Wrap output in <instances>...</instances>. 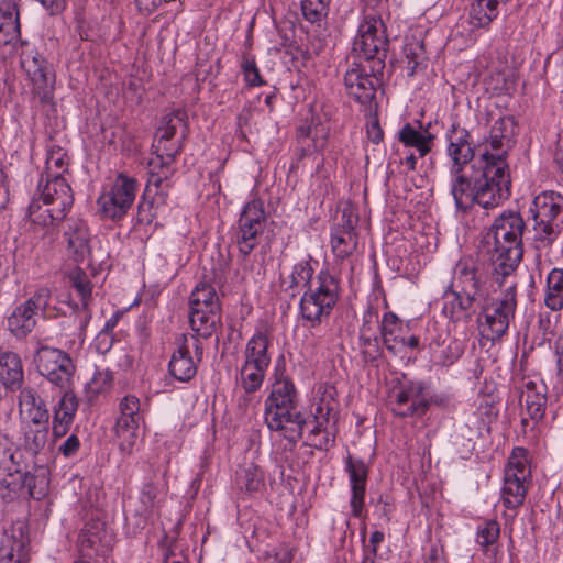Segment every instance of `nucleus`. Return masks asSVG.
<instances>
[{
  "label": "nucleus",
  "instance_id": "f257e3e1",
  "mask_svg": "<svg viewBox=\"0 0 563 563\" xmlns=\"http://www.w3.org/2000/svg\"><path fill=\"white\" fill-rule=\"evenodd\" d=\"M446 139V153L451 159V195L456 209L462 213H466L474 205L486 209L487 175L482 167L481 155L475 158L470 132L452 124Z\"/></svg>",
  "mask_w": 563,
  "mask_h": 563
},
{
  "label": "nucleus",
  "instance_id": "f03ea898",
  "mask_svg": "<svg viewBox=\"0 0 563 563\" xmlns=\"http://www.w3.org/2000/svg\"><path fill=\"white\" fill-rule=\"evenodd\" d=\"M525 229L520 213L507 210L495 219L485 236L487 252L492 253L493 274L500 285L511 276L522 258Z\"/></svg>",
  "mask_w": 563,
  "mask_h": 563
},
{
  "label": "nucleus",
  "instance_id": "7ed1b4c3",
  "mask_svg": "<svg viewBox=\"0 0 563 563\" xmlns=\"http://www.w3.org/2000/svg\"><path fill=\"white\" fill-rule=\"evenodd\" d=\"M486 292V277L472 258H461L454 267L452 280L443 294L442 312L453 321L471 314L474 305Z\"/></svg>",
  "mask_w": 563,
  "mask_h": 563
},
{
  "label": "nucleus",
  "instance_id": "20e7f679",
  "mask_svg": "<svg viewBox=\"0 0 563 563\" xmlns=\"http://www.w3.org/2000/svg\"><path fill=\"white\" fill-rule=\"evenodd\" d=\"M265 423L290 442H297L303 432L306 419L297 409V393L288 377L276 378L265 400Z\"/></svg>",
  "mask_w": 563,
  "mask_h": 563
},
{
  "label": "nucleus",
  "instance_id": "39448f33",
  "mask_svg": "<svg viewBox=\"0 0 563 563\" xmlns=\"http://www.w3.org/2000/svg\"><path fill=\"white\" fill-rule=\"evenodd\" d=\"M512 141L495 137L490 132L481 153L482 167L487 175L488 187L485 189L486 209H494L511 195V177L507 155Z\"/></svg>",
  "mask_w": 563,
  "mask_h": 563
},
{
  "label": "nucleus",
  "instance_id": "423d86ee",
  "mask_svg": "<svg viewBox=\"0 0 563 563\" xmlns=\"http://www.w3.org/2000/svg\"><path fill=\"white\" fill-rule=\"evenodd\" d=\"M339 282L328 269H321L316 277V286L306 289L299 302L301 318L311 328L328 319L339 300Z\"/></svg>",
  "mask_w": 563,
  "mask_h": 563
},
{
  "label": "nucleus",
  "instance_id": "0eeeda50",
  "mask_svg": "<svg viewBox=\"0 0 563 563\" xmlns=\"http://www.w3.org/2000/svg\"><path fill=\"white\" fill-rule=\"evenodd\" d=\"M384 68L385 64L376 59L371 64L352 62L345 71L344 85L347 95L362 104L368 113L376 110L375 97Z\"/></svg>",
  "mask_w": 563,
  "mask_h": 563
},
{
  "label": "nucleus",
  "instance_id": "6e6552de",
  "mask_svg": "<svg viewBox=\"0 0 563 563\" xmlns=\"http://www.w3.org/2000/svg\"><path fill=\"white\" fill-rule=\"evenodd\" d=\"M563 211V195L547 190L534 197L530 213L533 219V240L538 249L553 244L560 234V225L555 222Z\"/></svg>",
  "mask_w": 563,
  "mask_h": 563
},
{
  "label": "nucleus",
  "instance_id": "1a4fd4ad",
  "mask_svg": "<svg viewBox=\"0 0 563 563\" xmlns=\"http://www.w3.org/2000/svg\"><path fill=\"white\" fill-rule=\"evenodd\" d=\"M517 307L516 284L510 283L500 298L485 301L482 305L479 316L482 334L488 340L495 341L501 338L508 330L510 320L515 317Z\"/></svg>",
  "mask_w": 563,
  "mask_h": 563
},
{
  "label": "nucleus",
  "instance_id": "9d476101",
  "mask_svg": "<svg viewBox=\"0 0 563 563\" xmlns=\"http://www.w3.org/2000/svg\"><path fill=\"white\" fill-rule=\"evenodd\" d=\"M528 452L523 448H515L505 467L501 501L508 509H517L526 499L530 466Z\"/></svg>",
  "mask_w": 563,
  "mask_h": 563
},
{
  "label": "nucleus",
  "instance_id": "9b49d317",
  "mask_svg": "<svg viewBox=\"0 0 563 563\" xmlns=\"http://www.w3.org/2000/svg\"><path fill=\"white\" fill-rule=\"evenodd\" d=\"M34 363L38 374L51 384L60 390L70 388L76 366L68 353L42 345L35 352Z\"/></svg>",
  "mask_w": 563,
  "mask_h": 563
},
{
  "label": "nucleus",
  "instance_id": "f8f14e48",
  "mask_svg": "<svg viewBox=\"0 0 563 563\" xmlns=\"http://www.w3.org/2000/svg\"><path fill=\"white\" fill-rule=\"evenodd\" d=\"M387 48L388 38L383 21L373 15L364 16L353 42V52L364 58V64L374 63L376 59L385 64Z\"/></svg>",
  "mask_w": 563,
  "mask_h": 563
},
{
  "label": "nucleus",
  "instance_id": "ddd939ff",
  "mask_svg": "<svg viewBox=\"0 0 563 563\" xmlns=\"http://www.w3.org/2000/svg\"><path fill=\"white\" fill-rule=\"evenodd\" d=\"M52 291L40 287L26 301L16 306L8 318V329L18 339L26 338L36 325V314L41 311L49 316Z\"/></svg>",
  "mask_w": 563,
  "mask_h": 563
},
{
  "label": "nucleus",
  "instance_id": "4468645a",
  "mask_svg": "<svg viewBox=\"0 0 563 563\" xmlns=\"http://www.w3.org/2000/svg\"><path fill=\"white\" fill-rule=\"evenodd\" d=\"M119 417L115 422V437L122 453L130 455L139 439V428L142 421L140 400L128 395L119 404Z\"/></svg>",
  "mask_w": 563,
  "mask_h": 563
},
{
  "label": "nucleus",
  "instance_id": "2eb2a0df",
  "mask_svg": "<svg viewBox=\"0 0 563 563\" xmlns=\"http://www.w3.org/2000/svg\"><path fill=\"white\" fill-rule=\"evenodd\" d=\"M424 389V383L419 380L400 382L393 391V412L401 418L423 416L430 406Z\"/></svg>",
  "mask_w": 563,
  "mask_h": 563
},
{
  "label": "nucleus",
  "instance_id": "dca6fc26",
  "mask_svg": "<svg viewBox=\"0 0 563 563\" xmlns=\"http://www.w3.org/2000/svg\"><path fill=\"white\" fill-rule=\"evenodd\" d=\"M358 217L351 208H343L335 223L331 228V247L334 256L344 260L357 249L358 235L355 227Z\"/></svg>",
  "mask_w": 563,
  "mask_h": 563
},
{
  "label": "nucleus",
  "instance_id": "f3484780",
  "mask_svg": "<svg viewBox=\"0 0 563 563\" xmlns=\"http://www.w3.org/2000/svg\"><path fill=\"white\" fill-rule=\"evenodd\" d=\"M38 200L44 206H53L57 217H66L73 203V190L65 177H59L57 174H49V176L42 177L37 186Z\"/></svg>",
  "mask_w": 563,
  "mask_h": 563
},
{
  "label": "nucleus",
  "instance_id": "a211bd4d",
  "mask_svg": "<svg viewBox=\"0 0 563 563\" xmlns=\"http://www.w3.org/2000/svg\"><path fill=\"white\" fill-rule=\"evenodd\" d=\"M30 80L33 84V92L42 102H48L55 88V73L53 66L40 54L25 56L22 60Z\"/></svg>",
  "mask_w": 563,
  "mask_h": 563
},
{
  "label": "nucleus",
  "instance_id": "6ab92c4d",
  "mask_svg": "<svg viewBox=\"0 0 563 563\" xmlns=\"http://www.w3.org/2000/svg\"><path fill=\"white\" fill-rule=\"evenodd\" d=\"M70 286L78 292L80 305L73 302L70 299L64 300L70 309V313L75 314V322L79 330V335L84 336L86 329L91 320V310L89 308L91 301L92 284L85 272L75 269L69 274Z\"/></svg>",
  "mask_w": 563,
  "mask_h": 563
},
{
  "label": "nucleus",
  "instance_id": "aec40b11",
  "mask_svg": "<svg viewBox=\"0 0 563 563\" xmlns=\"http://www.w3.org/2000/svg\"><path fill=\"white\" fill-rule=\"evenodd\" d=\"M113 544V534L104 521H87L78 537V548L84 556L92 558L106 554Z\"/></svg>",
  "mask_w": 563,
  "mask_h": 563
},
{
  "label": "nucleus",
  "instance_id": "412c9836",
  "mask_svg": "<svg viewBox=\"0 0 563 563\" xmlns=\"http://www.w3.org/2000/svg\"><path fill=\"white\" fill-rule=\"evenodd\" d=\"M63 238L66 244L67 255L75 262H84L90 254V232L86 222L81 219L69 218L66 220Z\"/></svg>",
  "mask_w": 563,
  "mask_h": 563
},
{
  "label": "nucleus",
  "instance_id": "4be33fe9",
  "mask_svg": "<svg viewBox=\"0 0 563 563\" xmlns=\"http://www.w3.org/2000/svg\"><path fill=\"white\" fill-rule=\"evenodd\" d=\"M345 471L350 479L352 515L355 518H361L365 505L368 467L363 460L353 459L349 455L345 462Z\"/></svg>",
  "mask_w": 563,
  "mask_h": 563
},
{
  "label": "nucleus",
  "instance_id": "5701e85b",
  "mask_svg": "<svg viewBox=\"0 0 563 563\" xmlns=\"http://www.w3.org/2000/svg\"><path fill=\"white\" fill-rule=\"evenodd\" d=\"M329 133V125L323 123L320 118L314 117L313 113H310L297 129L298 141L308 153L322 151L327 145Z\"/></svg>",
  "mask_w": 563,
  "mask_h": 563
},
{
  "label": "nucleus",
  "instance_id": "b1692460",
  "mask_svg": "<svg viewBox=\"0 0 563 563\" xmlns=\"http://www.w3.org/2000/svg\"><path fill=\"white\" fill-rule=\"evenodd\" d=\"M49 471L45 466H38L34 470V472L22 473L19 476V482L3 479V485L16 492L18 489L26 486L29 489V494L33 499L41 500L43 499L49 488Z\"/></svg>",
  "mask_w": 563,
  "mask_h": 563
},
{
  "label": "nucleus",
  "instance_id": "393cba45",
  "mask_svg": "<svg viewBox=\"0 0 563 563\" xmlns=\"http://www.w3.org/2000/svg\"><path fill=\"white\" fill-rule=\"evenodd\" d=\"M397 140L405 146L415 148L419 157L428 155L434 144V135L420 121L406 123L398 132Z\"/></svg>",
  "mask_w": 563,
  "mask_h": 563
},
{
  "label": "nucleus",
  "instance_id": "a878e982",
  "mask_svg": "<svg viewBox=\"0 0 563 563\" xmlns=\"http://www.w3.org/2000/svg\"><path fill=\"white\" fill-rule=\"evenodd\" d=\"M23 382L24 371L19 354L0 350V384L9 391H16Z\"/></svg>",
  "mask_w": 563,
  "mask_h": 563
},
{
  "label": "nucleus",
  "instance_id": "bb28decb",
  "mask_svg": "<svg viewBox=\"0 0 563 563\" xmlns=\"http://www.w3.org/2000/svg\"><path fill=\"white\" fill-rule=\"evenodd\" d=\"M520 404L531 420L540 421L547 407V386L542 382L525 383L520 394Z\"/></svg>",
  "mask_w": 563,
  "mask_h": 563
},
{
  "label": "nucleus",
  "instance_id": "cd10ccee",
  "mask_svg": "<svg viewBox=\"0 0 563 563\" xmlns=\"http://www.w3.org/2000/svg\"><path fill=\"white\" fill-rule=\"evenodd\" d=\"M271 345L272 339L267 331L257 330L246 342L244 362L268 369L272 362Z\"/></svg>",
  "mask_w": 563,
  "mask_h": 563
},
{
  "label": "nucleus",
  "instance_id": "c85d7f7f",
  "mask_svg": "<svg viewBox=\"0 0 563 563\" xmlns=\"http://www.w3.org/2000/svg\"><path fill=\"white\" fill-rule=\"evenodd\" d=\"M21 35L20 13L14 0L0 2V44H9Z\"/></svg>",
  "mask_w": 563,
  "mask_h": 563
},
{
  "label": "nucleus",
  "instance_id": "c756f323",
  "mask_svg": "<svg viewBox=\"0 0 563 563\" xmlns=\"http://www.w3.org/2000/svg\"><path fill=\"white\" fill-rule=\"evenodd\" d=\"M379 332L384 346L393 354L397 353L399 343L405 342V324L391 311L384 313L379 321Z\"/></svg>",
  "mask_w": 563,
  "mask_h": 563
},
{
  "label": "nucleus",
  "instance_id": "7c9ffc66",
  "mask_svg": "<svg viewBox=\"0 0 563 563\" xmlns=\"http://www.w3.org/2000/svg\"><path fill=\"white\" fill-rule=\"evenodd\" d=\"M168 371L170 375L179 382H189L195 377L197 366L185 343L173 353L168 364Z\"/></svg>",
  "mask_w": 563,
  "mask_h": 563
},
{
  "label": "nucleus",
  "instance_id": "2f4dec72",
  "mask_svg": "<svg viewBox=\"0 0 563 563\" xmlns=\"http://www.w3.org/2000/svg\"><path fill=\"white\" fill-rule=\"evenodd\" d=\"M234 485L240 492L256 493L264 486V473L253 462H245L235 472Z\"/></svg>",
  "mask_w": 563,
  "mask_h": 563
},
{
  "label": "nucleus",
  "instance_id": "473e14b6",
  "mask_svg": "<svg viewBox=\"0 0 563 563\" xmlns=\"http://www.w3.org/2000/svg\"><path fill=\"white\" fill-rule=\"evenodd\" d=\"M57 213L53 211V206L41 205V201L35 197L29 206L27 217L34 229V231L43 230L48 232L51 228H54L59 221L66 217H57Z\"/></svg>",
  "mask_w": 563,
  "mask_h": 563
},
{
  "label": "nucleus",
  "instance_id": "72a5a7b5",
  "mask_svg": "<svg viewBox=\"0 0 563 563\" xmlns=\"http://www.w3.org/2000/svg\"><path fill=\"white\" fill-rule=\"evenodd\" d=\"M499 0H475L470 9V23L474 27L488 26L499 14V7L505 5Z\"/></svg>",
  "mask_w": 563,
  "mask_h": 563
},
{
  "label": "nucleus",
  "instance_id": "f704fd0d",
  "mask_svg": "<svg viewBox=\"0 0 563 563\" xmlns=\"http://www.w3.org/2000/svg\"><path fill=\"white\" fill-rule=\"evenodd\" d=\"M219 312L209 309L190 308L189 323L191 330L201 338H209L216 331Z\"/></svg>",
  "mask_w": 563,
  "mask_h": 563
},
{
  "label": "nucleus",
  "instance_id": "c9c22d12",
  "mask_svg": "<svg viewBox=\"0 0 563 563\" xmlns=\"http://www.w3.org/2000/svg\"><path fill=\"white\" fill-rule=\"evenodd\" d=\"M544 305L552 311L563 309V269L553 268L547 276Z\"/></svg>",
  "mask_w": 563,
  "mask_h": 563
},
{
  "label": "nucleus",
  "instance_id": "e433bc0d",
  "mask_svg": "<svg viewBox=\"0 0 563 563\" xmlns=\"http://www.w3.org/2000/svg\"><path fill=\"white\" fill-rule=\"evenodd\" d=\"M22 444L32 455L42 453L49 438V426L21 427Z\"/></svg>",
  "mask_w": 563,
  "mask_h": 563
},
{
  "label": "nucleus",
  "instance_id": "4c0bfd02",
  "mask_svg": "<svg viewBox=\"0 0 563 563\" xmlns=\"http://www.w3.org/2000/svg\"><path fill=\"white\" fill-rule=\"evenodd\" d=\"M150 177L147 180V184L145 186L144 195L142 200L139 203V210L140 212L144 210L146 206L151 207L152 202H146L145 197L151 195H157L158 191H163L165 188H167L168 179L174 173L173 167H159V166H150Z\"/></svg>",
  "mask_w": 563,
  "mask_h": 563
},
{
  "label": "nucleus",
  "instance_id": "58836bf2",
  "mask_svg": "<svg viewBox=\"0 0 563 563\" xmlns=\"http://www.w3.org/2000/svg\"><path fill=\"white\" fill-rule=\"evenodd\" d=\"M265 220L266 214L263 202L254 199L243 208L236 228L264 231Z\"/></svg>",
  "mask_w": 563,
  "mask_h": 563
},
{
  "label": "nucleus",
  "instance_id": "ea45409f",
  "mask_svg": "<svg viewBox=\"0 0 563 563\" xmlns=\"http://www.w3.org/2000/svg\"><path fill=\"white\" fill-rule=\"evenodd\" d=\"M189 306L190 308L220 311V302L216 289L210 284L203 282L199 283L191 291Z\"/></svg>",
  "mask_w": 563,
  "mask_h": 563
},
{
  "label": "nucleus",
  "instance_id": "a19ab883",
  "mask_svg": "<svg viewBox=\"0 0 563 563\" xmlns=\"http://www.w3.org/2000/svg\"><path fill=\"white\" fill-rule=\"evenodd\" d=\"M109 191L112 192V196L117 197L120 201L123 200V203L131 208L136 197L137 180L120 173L113 180Z\"/></svg>",
  "mask_w": 563,
  "mask_h": 563
},
{
  "label": "nucleus",
  "instance_id": "79ce46f5",
  "mask_svg": "<svg viewBox=\"0 0 563 563\" xmlns=\"http://www.w3.org/2000/svg\"><path fill=\"white\" fill-rule=\"evenodd\" d=\"M267 369L254 364L243 362L240 368V385L246 394H253L261 389Z\"/></svg>",
  "mask_w": 563,
  "mask_h": 563
},
{
  "label": "nucleus",
  "instance_id": "37998d69",
  "mask_svg": "<svg viewBox=\"0 0 563 563\" xmlns=\"http://www.w3.org/2000/svg\"><path fill=\"white\" fill-rule=\"evenodd\" d=\"M312 258L308 256L296 263L292 266L290 273V284L289 288H306L316 286V282L312 283V277L314 274V268L312 267Z\"/></svg>",
  "mask_w": 563,
  "mask_h": 563
},
{
  "label": "nucleus",
  "instance_id": "c03bdc74",
  "mask_svg": "<svg viewBox=\"0 0 563 563\" xmlns=\"http://www.w3.org/2000/svg\"><path fill=\"white\" fill-rule=\"evenodd\" d=\"M152 147L156 157L150 162V166L173 167V163L181 151V144L179 142L170 141L167 143L157 141L156 143H153Z\"/></svg>",
  "mask_w": 563,
  "mask_h": 563
},
{
  "label": "nucleus",
  "instance_id": "a18cd8bd",
  "mask_svg": "<svg viewBox=\"0 0 563 563\" xmlns=\"http://www.w3.org/2000/svg\"><path fill=\"white\" fill-rule=\"evenodd\" d=\"M101 214L110 220H121L128 213L130 207L123 200L117 199L112 192H103L97 201Z\"/></svg>",
  "mask_w": 563,
  "mask_h": 563
},
{
  "label": "nucleus",
  "instance_id": "49530a36",
  "mask_svg": "<svg viewBox=\"0 0 563 563\" xmlns=\"http://www.w3.org/2000/svg\"><path fill=\"white\" fill-rule=\"evenodd\" d=\"M185 120L186 113L181 110H175L165 115L157 129L154 143L157 141H163V143L172 141L176 134L178 125L185 124Z\"/></svg>",
  "mask_w": 563,
  "mask_h": 563
},
{
  "label": "nucleus",
  "instance_id": "de8ad7c7",
  "mask_svg": "<svg viewBox=\"0 0 563 563\" xmlns=\"http://www.w3.org/2000/svg\"><path fill=\"white\" fill-rule=\"evenodd\" d=\"M331 0H301V12L308 22L321 26L325 21Z\"/></svg>",
  "mask_w": 563,
  "mask_h": 563
},
{
  "label": "nucleus",
  "instance_id": "09e8293b",
  "mask_svg": "<svg viewBox=\"0 0 563 563\" xmlns=\"http://www.w3.org/2000/svg\"><path fill=\"white\" fill-rule=\"evenodd\" d=\"M464 353V342L459 339L443 341L439 350L435 351L438 363L443 366L453 365Z\"/></svg>",
  "mask_w": 563,
  "mask_h": 563
},
{
  "label": "nucleus",
  "instance_id": "8fccbe9b",
  "mask_svg": "<svg viewBox=\"0 0 563 563\" xmlns=\"http://www.w3.org/2000/svg\"><path fill=\"white\" fill-rule=\"evenodd\" d=\"M402 52L407 60L408 75L412 76L426 60L424 45L420 41L411 40L405 44Z\"/></svg>",
  "mask_w": 563,
  "mask_h": 563
},
{
  "label": "nucleus",
  "instance_id": "3c124183",
  "mask_svg": "<svg viewBox=\"0 0 563 563\" xmlns=\"http://www.w3.org/2000/svg\"><path fill=\"white\" fill-rule=\"evenodd\" d=\"M263 231L235 228L233 229V240L238 245L239 252L246 257L257 245L258 235Z\"/></svg>",
  "mask_w": 563,
  "mask_h": 563
},
{
  "label": "nucleus",
  "instance_id": "603ef678",
  "mask_svg": "<svg viewBox=\"0 0 563 563\" xmlns=\"http://www.w3.org/2000/svg\"><path fill=\"white\" fill-rule=\"evenodd\" d=\"M19 390V413L47 408L45 401L33 387H21Z\"/></svg>",
  "mask_w": 563,
  "mask_h": 563
},
{
  "label": "nucleus",
  "instance_id": "864d4df0",
  "mask_svg": "<svg viewBox=\"0 0 563 563\" xmlns=\"http://www.w3.org/2000/svg\"><path fill=\"white\" fill-rule=\"evenodd\" d=\"M45 163V177L49 176V174H57L59 177H64V173L67 172L68 167V157L62 147H52L47 152Z\"/></svg>",
  "mask_w": 563,
  "mask_h": 563
},
{
  "label": "nucleus",
  "instance_id": "5fc2aeb1",
  "mask_svg": "<svg viewBox=\"0 0 563 563\" xmlns=\"http://www.w3.org/2000/svg\"><path fill=\"white\" fill-rule=\"evenodd\" d=\"M336 412L334 411L333 406L330 401L324 402V400H321V402L316 408L314 413V421L316 426L311 430L310 439L314 438L316 435H319L323 431H327V424L329 423L330 419H335Z\"/></svg>",
  "mask_w": 563,
  "mask_h": 563
},
{
  "label": "nucleus",
  "instance_id": "6e6d98bb",
  "mask_svg": "<svg viewBox=\"0 0 563 563\" xmlns=\"http://www.w3.org/2000/svg\"><path fill=\"white\" fill-rule=\"evenodd\" d=\"M360 347L366 363L373 364L382 355V349L375 333L360 334Z\"/></svg>",
  "mask_w": 563,
  "mask_h": 563
},
{
  "label": "nucleus",
  "instance_id": "4d7b16f0",
  "mask_svg": "<svg viewBox=\"0 0 563 563\" xmlns=\"http://www.w3.org/2000/svg\"><path fill=\"white\" fill-rule=\"evenodd\" d=\"M500 528L496 520H486L479 525L476 532V542L484 548L496 543L499 538Z\"/></svg>",
  "mask_w": 563,
  "mask_h": 563
},
{
  "label": "nucleus",
  "instance_id": "13d9d810",
  "mask_svg": "<svg viewBox=\"0 0 563 563\" xmlns=\"http://www.w3.org/2000/svg\"><path fill=\"white\" fill-rule=\"evenodd\" d=\"M241 69L244 76L245 82L251 87L262 86L264 80L261 76L260 69L256 66L254 56L244 53L241 60Z\"/></svg>",
  "mask_w": 563,
  "mask_h": 563
},
{
  "label": "nucleus",
  "instance_id": "bf43d9fd",
  "mask_svg": "<svg viewBox=\"0 0 563 563\" xmlns=\"http://www.w3.org/2000/svg\"><path fill=\"white\" fill-rule=\"evenodd\" d=\"M157 497L158 488L155 485L148 483L143 486L140 494V501L142 504L141 515L148 516L154 511L158 505Z\"/></svg>",
  "mask_w": 563,
  "mask_h": 563
},
{
  "label": "nucleus",
  "instance_id": "052dcab7",
  "mask_svg": "<svg viewBox=\"0 0 563 563\" xmlns=\"http://www.w3.org/2000/svg\"><path fill=\"white\" fill-rule=\"evenodd\" d=\"M490 132L495 137H499L506 141H512L516 134V122L512 117H500L498 118L492 129Z\"/></svg>",
  "mask_w": 563,
  "mask_h": 563
},
{
  "label": "nucleus",
  "instance_id": "680f3d73",
  "mask_svg": "<svg viewBox=\"0 0 563 563\" xmlns=\"http://www.w3.org/2000/svg\"><path fill=\"white\" fill-rule=\"evenodd\" d=\"M21 427L49 426L47 408L19 413Z\"/></svg>",
  "mask_w": 563,
  "mask_h": 563
},
{
  "label": "nucleus",
  "instance_id": "e2e57ef3",
  "mask_svg": "<svg viewBox=\"0 0 563 563\" xmlns=\"http://www.w3.org/2000/svg\"><path fill=\"white\" fill-rule=\"evenodd\" d=\"M20 465L15 460V451L11 448H5L0 452V471L7 476H14L22 474Z\"/></svg>",
  "mask_w": 563,
  "mask_h": 563
},
{
  "label": "nucleus",
  "instance_id": "0e129e2a",
  "mask_svg": "<svg viewBox=\"0 0 563 563\" xmlns=\"http://www.w3.org/2000/svg\"><path fill=\"white\" fill-rule=\"evenodd\" d=\"M74 421V417L64 413L54 408L53 415V435L55 438L64 437L69 430L71 423Z\"/></svg>",
  "mask_w": 563,
  "mask_h": 563
},
{
  "label": "nucleus",
  "instance_id": "69168bd1",
  "mask_svg": "<svg viewBox=\"0 0 563 563\" xmlns=\"http://www.w3.org/2000/svg\"><path fill=\"white\" fill-rule=\"evenodd\" d=\"M74 421V417L64 413L54 408L53 415V435L55 438L64 437L69 430L71 423Z\"/></svg>",
  "mask_w": 563,
  "mask_h": 563
},
{
  "label": "nucleus",
  "instance_id": "338daca9",
  "mask_svg": "<svg viewBox=\"0 0 563 563\" xmlns=\"http://www.w3.org/2000/svg\"><path fill=\"white\" fill-rule=\"evenodd\" d=\"M62 391L63 396L54 408L75 418L76 411L78 409L77 397L69 389Z\"/></svg>",
  "mask_w": 563,
  "mask_h": 563
},
{
  "label": "nucleus",
  "instance_id": "774afa93",
  "mask_svg": "<svg viewBox=\"0 0 563 563\" xmlns=\"http://www.w3.org/2000/svg\"><path fill=\"white\" fill-rule=\"evenodd\" d=\"M79 448L80 441L78 437L76 434H71L64 441L63 444H60L58 450L65 457H70L78 452Z\"/></svg>",
  "mask_w": 563,
  "mask_h": 563
}]
</instances>
